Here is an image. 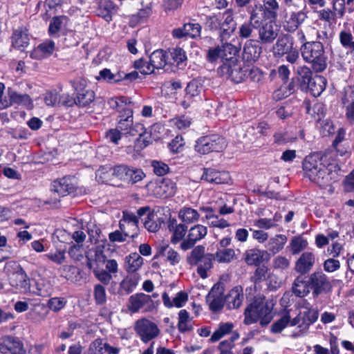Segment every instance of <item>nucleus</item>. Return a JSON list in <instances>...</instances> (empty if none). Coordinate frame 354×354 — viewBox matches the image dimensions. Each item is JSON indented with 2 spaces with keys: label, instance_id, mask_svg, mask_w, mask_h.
<instances>
[{
  "label": "nucleus",
  "instance_id": "nucleus-25",
  "mask_svg": "<svg viewBox=\"0 0 354 354\" xmlns=\"http://www.w3.org/2000/svg\"><path fill=\"white\" fill-rule=\"evenodd\" d=\"M141 276L138 273H128L120 283V291L122 293L129 294L138 286Z\"/></svg>",
  "mask_w": 354,
  "mask_h": 354
},
{
  "label": "nucleus",
  "instance_id": "nucleus-3",
  "mask_svg": "<svg viewBox=\"0 0 354 354\" xmlns=\"http://www.w3.org/2000/svg\"><path fill=\"white\" fill-rule=\"evenodd\" d=\"M304 60L311 64L316 73L324 71L327 67V57L323 44L319 41L305 42L300 48Z\"/></svg>",
  "mask_w": 354,
  "mask_h": 354
},
{
  "label": "nucleus",
  "instance_id": "nucleus-54",
  "mask_svg": "<svg viewBox=\"0 0 354 354\" xmlns=\"http://www.w3.org/2000/svg\"><path fill=\"white\" fill-rule=\"evenodd\" d=\"M106 260V256L104 254L102 249L98 246L95 248L94 257L88 260V266L90 268H93L95 263H96L97 266H99L104 264Z\"/></svg>",
  "mask_w": 354,
  "mask_h": 354
},
{
  "label": "nucleus",
  "instance_id": "nucleus-13",
  "mask_svg": "<svg viewBox=\"0 0 354 354\" xmlns=\"http://www.w3.org/2000/svg\"><path fill=\"white\" fill-rule=\"evenodd\" d=\"M309 283L315 295L328 293L332 289V284L328 277L322 272H315L310 274Z\"/></svg>",
  "mask_w": 354,
  "mask_h": 354
},
{
  "label": "nucleus",
  "instance_id": "nucleus-20",
  "mask_svg": "<svg viewBox=\"0 0 354 354\" xmlns=\"http://www.w3.org/2000/svg\"><path fill=\"white\" fill-rule=\"evenodd\" d=\"M261 52L262 48L258 44V41L249 39L243 46V59L247 62H254L259 58Z\"/></svg>",
  "mask_w": 354,
  "mask_h": 354
},
{
  "label": "nucleus",
  "instance_id": "nucleus-47",
  "mask_svg": "<svg viewBox=\"0 0 354 354\" xmlns=\"http://www.w3.org/2000/svg\"><path fill=\"white\" fill-rule=\"evenodd\" d=\"M291 315L289 311L285 312L282 314L281 318L272 324L271 326V331L274 333H280L287 326H290Z\"/></svg>",
  "mask_w": 354,
  "mask_h": 354
},
{
  "label": "nucleus",
  "instance_id": "nucleus-2",
  "mask_svg": "<svg viewBox=\"0 0 354 354\" xmlns=\"http://www.w3.org/2000/svg\"><path fill=\"white\" fill-rule=\"evenodd\" d=\"M333 165L328 164L327 157L318 153L305 158L303 169L306 176L313 182L321 187H325L336 178L333 171Z\"/></svg>",
  "mask_w": 354,
  "mask_h": 354
},
{
  "label": "nucleus",
  "instance_id": "nucleus-37",
  "mask_svg": "<svg viewBox=\"0 0 354 354\" xmlns=\"http://www.w3.org/2000/svg\"><path fill=\"white\" fill-rule=\"evenodd\" d=\"M234 328V324L231 322H221L218 324L216 330L212 333L209 341L211 342H216L225 337V335L232 333L233 328Z\"/></svg>",
  "mask_w": 354,
  "mask_h": 354
},
{
  "label": "nucleus",
  "instance_id": "nucleus-52",
  "mask_svg": "<svg viewBox=\"0 0 354 354\" xmlns=\"http://www.w3.org/2000/svg\"><path fill=\"white\" fill-rule=\"evenodd\" d=\"M95 93L91 90H83L79 92L76 97V104L86 106L94 100Z\"/></svg>",
  "mask_w": 354,
  "mask_h": 354
},
{
  "label": "nucleus",
  "instance_id": "nucleus-6",
  "mask_svg": "<svg viewBox=\"0 0 354 354\" xmlns=\"http://www.w3.org/2000/svg\"><path fill=\"white\" fill-rule=\"evenodd\" d=\"M163 210L151 211L149 207L146 206L140 207L137 214L149 232H156L167 218V216H163Z\"/></svg>",
  "mask_w": 354,
  "mask_h": 354
},
{
  "label": "nucleus",
  "instance_id": "nucleus-56",
  "mask_svg": "<svg viewBox=\"0 0 354 354\" xmlns=\"http://www.w3.org/2000/svg\"><path fill=\"white\" fill-rule=\"evenodd\" d=\"M142 7L138 10V13L133 16V18L137 21L145 20L152 13L151 2L147 3L146 4H144V3L142 2Z\"/></svg>",
  "mask_w": 354,
  "mask_h": 354
},
{
  "label": "nucleus",
  "instance_id": "nucleus-26",
  "mask_svg": "<svg viewBox=\"0 0 354 354\" xmlns=\"http://www.w3.org/2000/svg\"><path fill=\"white\" fill-rule=\"evenodd\" d=\"M143 263L144 259L138 253H131L124 259V268L127 273H138Z\"/></svg>",
  "mask_w": 354,
  "mask_h": 354
},
{
  "label": "nucleus",
  "instance_id": "nucleus-51",
  "mask_svg": "<svg viewBox=\"0 0 354 354\" xmlns=\"http://www.w3.org/2000/svg\"><path fill=\"white\" fill-rule=\"evenodd\" d=\"M37 295L42 297L49 296L53 291V286L49 280L41 279L36 283Z\"/></svg>",
  "mask_w": 354,
  "mask_h": 354
},
{
  "label": "nucleus",
  "instance_id": "nucleus-43",
  "mask_svg": "<svg viewBox=\"0 0 354 354\" xmlns=\"http://www.w3.org/2000/svg\"><path fill=\"white\" fill-rule=\"evenodd\" d=\"M307 240L301 236H293L289 243L288 248L292 254H297L308 247Z\"/></svg>",
  "mask_w": 354,
  "mask_h": 354
},
{
  "label": "nucleus",
  "instance_id": "nucleus-15",
  "mask_svg": "<svg viewBox=\"0 0 354 354\" xmlns=\"http://www.w3.org/2000/svg\"><path fill=\"white\" fill-rule=\"evenodd\" d=\"M9 100H0V109H4L13 104L24 106L27 109L33 107L32 101L27 94L19 93L15 91H9Z\"/></svg>",
  "mask_w": 354,
  "mask_h": 354
},
{
  "label": "nucleus",
  "instance_id": "nucleus-39",
  "mask_svg": "<svg viewBox=\"0 0 354 354\" xmlns=\"http://www.w3.org/2000/svg\"><path fill=\"white\" fill-rule=\"evenodd\" d=\"M220 48L223 64L230 63L231 59H237L236 55L239 52V48L234 45L225 43L221 45Z\"/></svg>",
  "mask_w": 354,
  "mask_h": 354
},
{
  "label": "nucleus",
  "instance_id": "nucleus-17",
  "mask_svg": "<svg viewBox=\"0 0 354 354\" xmlns=\"http://www.w3.org/2000/svg\"><path fill=\"white\" fill-rule=\"evenodd\" d=\"M259 41L263 44H271L277 37L279 29L272 21L266 22L259 27Z\"/></svg>",
  "mask_w": 354,
  "mask_h": 354
},
{
  "label": "nucleus",
  "instance_id": "nucleus-1",
  "mask_svg": "<svg viewBox=\"0 0 354 354\" xmlns=\"http://www.w3.org/2000/svg\"><path fill=\"white\" fill-rule=\"evenodd\" d=\"M235 257L232 248L218 250L215 254L207 253L205 247L198 245L194 247L187 256V263L190 266L197 267V273L202 279L208 277L207 272L213 268V261L219 263H230Z\"/></svg>",
  "mask_w": 354,
  "mask_h": 354
},
{
  "label": "nucleus",
  "instance_id": "nucleus-64",
  "mask_svg": "<svg viewBox=\"0 0 354 354\" xmlns=\"http://www.w3.org/2000/svg\"><path fill=\"white\" fill-rule=\"evenodd\" d=\"M203 86L196 80H192L187 86L185 91L187 94L192 97L197 96L202 91Z\"/></svg>",
  "mask_w": 354,
  "mask_h": 354
},
{
  "label": "nucleus",
  "instance_id": "nucleus-8",
  "mask_svg": "<svg viewBox=\"0 0 354 354\" xmlns=\"http://www.w3.org/2000/svg\"><path fill=\"white\" fill-rule=\"evenodd\" d=\"M147 188L148 192L157 198H168L173 196L177 189L176 184L171 179L164 178L162 180L150 182Z\"/></svg>",
  "mask_w": 354,
  "mask_h": 354
},
{
  "label": "nucleus",
  "instance_id": "nucleus-10",
  "mask_svg": "<svg viewBox=\"0 0 354 354\" xmlns=\"http://www.w3.org/2000/svg\"><path fill=\"white\" fill-rule=\"evenodd\" d=\"M318 319V312L312 308H304L294 318L291 317V326H297L301 334L307 333L309 326Z\"/></svg>",
  "mask_w": 354,
  "mask_h": 354
},
{
  "label": "nucleus",
  "instance_id": "nucleus-42",
  "mask_svg": "<svg viewBox=\"0 0 354 354\" xmlns=\"http://www.w3.org/2000/svg\"><path fill=\"white\" fill-rule=\"evenodd\" d=\"M292 43L286 36L279 37L273 46V50L275 55L283 56L288 50H291Z\"/></svg>",
  "mask_w": 354,
  "mask_h": 354
},
{
  "label": "nucleus",
  "instance_id": "nucleus-18",
  "mask_svg": "<svg viewBox=\"0 0 354 354\" xmlns=\"http://www.w3.org/2000/svg\"><path fill=\"white\" fill-rule=\"evenodd\" d=\"M315 261L316 257L313 252H304L295 261V270L301 274H306L312 270Z\"/></svg>",
  "mask_w": 354,
  "mask_h": 354
},
{
  "label": "nucleus",
  "instance_id": "nucleus-50",
  "mask_svg": "<svg viewBox=\"0 0 354 354\" xmlns=\"http://www.w3.org/2000/svg\"><path fill=\"white\" fill-rule=\"evenodd\" d=\"M240 337V335L237 331L232 332L230 338L221 341L218 346V349L221 353L232 352L231 350L234 347V342Z\"/></svg>",
  "mask_w": 354,
  "mask_h": 354
},
{
  "label": "nucleus",
  "instance_id": "nucleus-59",
  "mask_svg": "<svg viewBox=\"0 0 354 354\" xmlns=\"http://www.w3.org/2000/svg\"><path fill=\"white\" fill-rule=\"evenodd\" d=\"M342 103L345 108V116L348 121L354 124V100H349L348 98H343Z\"/></svg>",
  "mask_w": 354,
  "mask_h": 354
},
{
  "label": "nucleus",
  "instance_id": "nucleus-4",
  "mask_svg": "<svg viewBox=\"0 0 354 354\" xmlns=\"http://www.w3.org/2000/svg\"><path fill=\"white\" fill-rule=\"evenodd\" d=\"M273 306L271 301H255L245 310L243 323L250 325L259 321L261 326L268 325L273 318Z\"/></svg>",
  "mask_w": 354,
  "mask_h": 354
},
{
  "label": "nucleus",
  "instance_id": "nucleus-30",
  "mask_svg": "<svg viewBox=\"0 0 354 354\" xmlns=\"http://www.w3.org/2000/svg\"><path fill=\"white\" fill-rule=\"evenodd\" d=\"M162 299L164 305L168 308H171L174 307L181 308L187 302L188 295L183 291L178 292L175 297L171 300L167 292H164L162 295Z\"/></svg>",
  "mask_w": 354,
  "mask_h": 354
},
{
  "label": "nucleus",
  "instance_id": "nucleus-62",
  "mask_svg": "<svg viewBox=\"0 0 354 354\" xmlns=\"http://www.w3.org/2000/svg\"><path fill=\"white\" fill-rule=\"evenodd\" d=\"M134 67L145 75H149L153 73L154 70L150 61L148 62L142 59H138L134 62Z\"/></svg>",
  "mask_w": 354,
  "mask_h": 354
},
{
  "label": "nucleus",
  "instance_id": "nucleus-14",
  "mask_svg": "<svg viewBox=\"0 0 354 354\" xmlns=\"http://www.w3.org/2000/svg\"><path fill=\"white\" fill-rule=\"evenodd\" d=\"M77 188V182L74 177L64 176L54 180L50 187L51 191L58 196H65L73 193Z\"/></svg>",
  "mask_w": 354,
  "mask_h": 354
},
{
  "label": "nucleus",
  "instance_id": "nucleus-34",
  "mask_svg": "<svg viewBox=\"0 0 354 354\" xmlns=\"http://www.w3.org/2000/svg\"><path fill=\"white\" fill-rule=\"evenodd\" d=\"M287 242V237L284 234H276L271 237L266 245V248L272 254L279 252Z\"/></svg>",
  "mask_w": 354,
  "mask_h": 354
},
{
  "label": "nucleus",
  "instance_id": "nucleus-57",
  "mask_svg": "<svg viewBox=\"0 0 354 354\" xmlns=\"http://www.w3.org/2000/svg\"><path fill=\"white\" fill-rule=\"evenodd\" d=\"M223 20L222 26L224 31H227L228 33L234 32L236 28V24L231 10H226L223 13Z\"/></svg>",
  "mask_w": 354,
  "mask_h": 354
},
{
  "label": "nucleus",
  "instance_id": "nucleus-22",
  "mask_svg": "<svg viewBox=\"0 0 354 354\" xmlns=\"http://www.w3.org/2000/svg\"><path fill=\"white\" fill-rule=\"evenodd\" d=\"M168 230L171 233V242L177 244L185 239L187 227L183 223H178L176 219L173 218L169 221Z\"/></svg>",
  "mask_w": 354,
  "mask_h": 354
},
{
  "label": "nucleus",
  "instance_id": "nucleus-53",
  "mask_svg": "<svg viewBox=\"0 0 354 354\" xmlns=\"http://www.w3.org/2000/svg\"><path fill=\"white\" fill-rule=\"evenodd\" d=\"M263 258V253L260 250L251 249L246 251L245 261L248 265H258Z\"/></svg>",
  "mask_w": 354,
  "mask_h": 354
},
{
  "label": "nucleus",
  "instance_id": "nucleus-44",
  "mask_svg": "<svg viewBox=\"0 0 354 354\" xmlns=\"http://www.w3.org/2000/svg\"><path fill=\"white\" fill-rule=\"evenodd\" d=\"M191 320L189 313L186 310H180L178 313V330L182 333L191 330L192 329Z\"/></svg>",
  "mask_w": 354,
  "mask_h": 354
},
{
  "label": "nucleus",
  "instance_id": "nucleus-41",
  "mask_svg": "<svg viewBox=\"0 0 354 354\" xmlns=\"http://www.w3.org/2000/svg\"><path fill=\"white\" fill-rule=\"evenodd\" d=\"M160 253L171 266H175L180 261L181 257L179 253L167 245L160 248Z\"/></svg>",
  "mask_w": 354,
  "mask_h": 354
},
{
  "label": "nucleus",
  "instance_id": "nucleus-23",
  "mask_svg": "<svg viewBox=\"0 0 354 354\" xmlns=\"http://www.w3.org/2000/svg\"><path fill=\"white\" fill-rule=\"evenodd\" d=\"M201 179L214 184L227 183L230 174L226 171H219L210 168L205 169Z\"/></svg>",
  "mask_w": 354,
  "mask_h": 354
},
{
  "label": "nucleus",
  "instance_id": "nucleus-24",
  "mask_svg": "<svg viewBox=\"0 0 354 354\" xmlns=\"http://www.w3.org/2000/svg\"><path fill=\"white\" fill-rule=\"evenodd\" d=\"M10 281L12 286L15 287L21 292H27L30 288V279L22 268H19L12 274Z\"/></svg>",
  "mask_w": 354,
  "mask_h": 354
},
{
  "label": "nucleus",
  "instance_id": "nucleus-9",
  "mask_svg": "<svg viewBox=\"0 0 354 354\" xmlns=\"http://www.w3.org/2000/svg\"><path fill=\"white\" fill-rule=\"evenodd\" d=\"M127 306L131 313L151 312L155 308L151 296L142 292L131 295Z\"/></svg>",
  "mask_w": 354,
  "mask_h": 354
},
{
  "label": "nucleus",
  "instance_id": "nucleus-27",
  "mask_svg": "<svg viewBox=\"0 0 354 354\" xmlns=\"http://www.w3.org/2000/svg\"><path fill=\"white\" fill-rule=\"evenodd\" d=\"M29 41L30 39L26 28H20L14 31L12 43L15 48L23 50L28 46Z\"/></svg>",
  "mask_w": 354,
  "mask_h": 354
},
{
  "label": "nucleus",
  "instance_id": "nucleus-12",
  "mask_svg": "<svg viewBox=\"0 0 354 354\" xmlns=\"http://www.w3.org/2000/svg\"><path fill=\"white\" fill-rule=\"evenodd\" d=\"M187 237L181 242L180 248L183 251L192 248L199 241L202 240L207 234L205 226L200 224L192 226L188 231Z\"/></svg>",
  "mask_w": 354,
  "mask_h": 354
},
{
  "label": "nucleus",
  "instance_id": "nucleus-31",
  "mask_svg": "<svg viewBox=\"0 0 354 354\" xmlns=\"http://www.w3.org/2000/svg\"><path fill=\"white\" fill-rule=\"evenodd\" d=\"M118 7L111 0H104L97 9V15L109 22L112 20V15L116 12Z\"/></svg>",
  "mask_w": 354,
  "mask_h": 354
},
{
  "label": "nucleus",
  "instance_id": "nucleus-48",
  "mask_svg": "<svg viewBox=\"0 0 354 354\" xmlns=\"http://www.w3.org/2000/svg\"><path fill=\"white\" fill-rule=\"evenodd\" d=\"M211 135L200 138L195 145V149L200 153L206 154L212 152Z\"/></svg>",
  "mask_w": 354,
  "mask_h": 354
},
{
  "label": "nucleus",
  "instance_id": "nucleus-61",
  "mask_svg": "<svg viewBox=\"0 0 354 354\" xmlns=\"http://www.w3.org/2000/svg\"><path fill=\"white\" fill-rule=\"evenodd\" d=\"M211 138L212 152H220L225 149L227 142L224 138L218 135H211Z\"/></svg>",
  "mask_w": 354,
  "mask_h": 354
},
{
  "label": "nucleus",
  "instance_id": "nucleus-40",
  "mask_svg": "<svg viewBox=\"0 0 354 354\" xmlns=\"http://www.w3.org/2000/svg\"><path fill=\"white\" fill-rule=\"evenodd\" d=\"M310 284L308 281H306L302 277H298L295 279L292 291L296 296L303 297L310 292Z\"/></svg>",
  "mask_w": 354,
  "mask_h": 354
},
{
  "label": "nucleus",
  "instance_id": "nucleus-63",
  "mask_svg": "<svg viewBox=\"0 0 354 354\" xmlns=\"http://www.w3.org/2000/svg\"><path fill=\"white\" fill-rule=\"evenodd\" d=\"M268 268L266 266L259 267L256 269L252 280L254 283H257L266 279H268Z\"/></svg>",
  "mask_w": 354,
  "mask_h": 354
},
{
  "label": "nucleus",
  "instance_id": "nucleus-49",
  "mask_svg": "<svg viewBox=\"0 0 354 354\" xmlns=\"http://www.w3.org/2000/svg\"><path fill=\"white\" fill-rule=\"evenodd\" d=\"M171 61H169L170 64H176L177 66L180 67L185 65L187 56L183 49L180 48H174L171 53Z\"/></svg>",
  "mask_w": 354,
  "mask_h": 354
},
{
  "label": "nucleus",
  "instance_id": "nucleus-60",
  "mask_svg": "<svg viewBox=\"0 0 354 354\" xmlns=\"http://www.w3.org/2000/svg\"><path fill=\"white\" fill-rule=\"evenodd\" d=\"M263 6L268 17L275 19L279 9V3L277 0H264Z\"/></svg>",
  "mask_w": 354,
  "mask_h": 354
},
{
  "label": "nucleus",
  "instance_id": "nucleus-7",
  "mask_svg": "<svg viewBox=\"0 0 354 354\" xmlns=\"http://www.w3.org/2000/svg\"><path fill=\"white\" fill-rule=\"evenodd\" d=\"M136 335L145 344L158 337L160 334V329L158 325L147 318L138 319L133 326Z\"/></svg>",
  "mask_w": 354,
  "mask_h": 354
},
{
  "label": "nucleus",
  "instance_id": "nucleus-32",
  "mask_svg": "<svg viewBox=\"0 0 354 354\" xmlns=\"http://www.w3.org/2000/svg\"><path fill=\"white\" fill-rule=\"evenodd\" d=\"M218 288L214 286L207 297V301L209 303V308L213 311H218L223 306V299L222 292L218 291Z\"/></svg>",
  "mask_w": 354,
  "mask_h": 354
},
{
  "label": "nucleus",
  "instance_id": "nucleus-58",
  "mask_svg": "<svg viewBox=\"0 0 354 354\" xmlns=\"http://www.w3.org/2000/svg\"><path fill=\"white\" fill-rule=\"evenodd\" d=\"M67 304V300L64 297H53L48 301L47 306L53 312H59L63 309Z\"/></svg>",
  "mask_w": 354,
  "mask_h": 354
},
{
  "label": "nucleus",
  "instance_id": "nucleus-33",
  "mask_svg": "<svg viewBox=\"0 0 354 354\" xmlns=\"http://www.w3.org/2000/svg\"><path fill=\"white\" fill-rule=\"evenodd\" d=\"M306 84L312 95L317 97L325 90L327 81L323 76L316 75Z\"/></svg>",
  "mask_w": 354,
  "mask_h": 354
},
{
  "label": "nucleus",
  "instance_id": "nucleus-29",
  "mask_svg": "<svg viewBox=\"0 0 354 354\" xmlns=\"http://www.w3.org/2000/svg\"><path fill=\"white\" fill-rule=\"evenodd\" d=\"M244 299L243 291L241 286L233 288L225 297V301L230 308H238Z\"/></svg>",
  "mask_w": 354,
  "mask_h": 354
},
{
  "label": "nucleus",
  "instance_id": "nucleus-46",
  "mask_svg": "<svg viewBox=\"0 0 354 354\" xmlns=\"http://www.w3.org/2000/svg\"><path fill=\"white\" fill-rule=\"evenodd\" d=\"M130 167L126 165H118L114 167H109V170L106 171V174L107 176H104V178H107L109 175H112L120 180H126L129 176Z\"/></svg>",
  "mask_w": 354,
  "mask_h": 354
},
{
  "label": "nucleus",
  "instance_id": "nucleus-5",
  "mask_svg": "<svg viewBox=\"0 0 354 354\" xmlns=\"http://www.w3.org/2000/svg\"><path fill=\"white\" fill-rule=\"evenodd\" d=\"M118 120L116 128L124 135L142 136L145 133L143 124L140 123L133 124V110L130 104L124 106L118 105Z\"/></svg>",
  "mask_w": 354,
  "mask_h": 354
},
{
  "label": "nucleus",
  "instance_id": "nucleus-19",
  "mask_svg": "<svg viewBox=\"0 0 354 354\" xmlns=\"http://www.w3.org/2000/svg\"><path fill=\"white\" fill-rule=\"evenodd\" d=\"M0 352L3 354H26L23 344L10 336L4 337L0 342Z\"/></svg>",
  "mask_w": 354,
  "mask_h": 354
},
{
  "label": "nucleus",
  "instance_id": "nucleus-11",
  "mask_svg": "<svg viewBox=\"0 0 354 354\" xmlns=\"http://www.w3.org/2000/svg\"><path fill=\"white\" fill-rule=\"evenodd\" d=\"M218 73L232 81L241 82L245 75L237 59H231L230 63H224L218 68Z\"/></svg>",
  "mask_w": 354,
  "mask_h": 354
},
{
  "label": "nucleus",
  "instance_id": "nucleus-55",
  "mask_svg": "<svg viewBox=\"0 0 354 354\" xmlns=\"http://www.w3.org/2000/svg\"><path fill=\"white\" fill-rule=\"evenodd\" d=\"M267 15L263 6L261 4H256L250 12V21L254 24L259 23Z\"/></svg>",
  "mask_w": 354,
  "mask_h": 354
},
{
  "label": "nucleus",
  "instance_id": "nucleus-16",
  "mask_svg": "<svg viewBox=\"0 0 354 354\" xmlns=\"http://www.w3.org/2000/svg\"><path fill=\"white\" fill-rule=\"evenodd\" d=\"M138 218L134 214L129 212H123V218L120 221L119 226L125 236L133 238L138 234Z\"/></svg>",
  "mask_w": 354,
  "mask_h": 354
},
{
  "label": "nucleus",
  "instance_id": "nucleus-36",
  "mask_svg": "<svg viewBox=\"0 0 354 354\" xmlns=\"http://www.w3.org/2000/svg\"><path fill=\"white\" fill-rule=\"evenodd\" d=\"M123 72L113 73L110 69L104 68L99 72L96 79L98 81H104L109 84L118 83L124 80Z\"/></svg>",
  "mask_w": 354,
  "mask_h": 354
},
{
  "label": "nucleus",
  "instance_id": "nucleus-38",
  "mask_svg": "<svg viewBox=\"0 0 354 354\" xmlns=\"http://www.w3.org/2000/svg\"><path fill=\"white\" fill-rule=\"evenodd\" d=\"M178 218L185 223L191 224L199 220L200 214L195 209L184 207L178 212Z\"/></svg>",
  "mask_w": 354,
  "mask_h": 354
},
{
  "label": "nucleus",
  "instance_id": "nucleus-35",
  "mask_svg": "<svg viewBox=\"0 0 354 354\" xmlns=\"http://www.w3.org/2000/svg\"><path fill=\"white\" fill-rule=\"evenodd\" d=\"M149 61L153 70L162 69L169 64L168 56L166 52L162 50L153 51L149 57Z\"/></svg>",
  "mask_w": 354,
  "mask_h": 354
},
{
  "label": "nucleus",
  "instance_id": "nucleus-28",
  "mask_svg": "<svg viewBox=\"0 0 354 354\" xmlns=\"http://www.w3.org/2000/svg\"><path fill=\"white\" fill-rule=\"evenodd\" d=\"M307 15L304 11L292 12L284 22V28L292 32L295 30L306 19Z\"/></svg>",
  "mask_w": 354,
  "mask_h": 354
},
{
  "label": "nucleus",
  "instance_id": "nucleus-21",
  "mask_svg": "<svg viewBox=\"0 0 354 354\" xmlns=\"http://www.w3.org/2000/svg\"><path fill=\"white\" fill-rule=\"evenodd\" d=\"M55 49V42L47 39L39 44L30 53V57L35 59L41 60L50 57Z\"/></svg>",
  "mask_w": 354,
  "mask_h": 354
},
{
  "label": "nucleus",
  "instance_id": "nucleus-45",
  "mask_svg": "<svg viewBox=\"0 0 354 354\" xmlns=\"http://www.w3.org/2000/svg\"><path fill=\"white\" fill-rule=\"evenodd\" d=\"M339 39L342 47L354 54V37L351 32L342 30L339 34Z\"/></svg>",
  "mask_w": 354,
  "mask_h": 354
}]
</instances>
